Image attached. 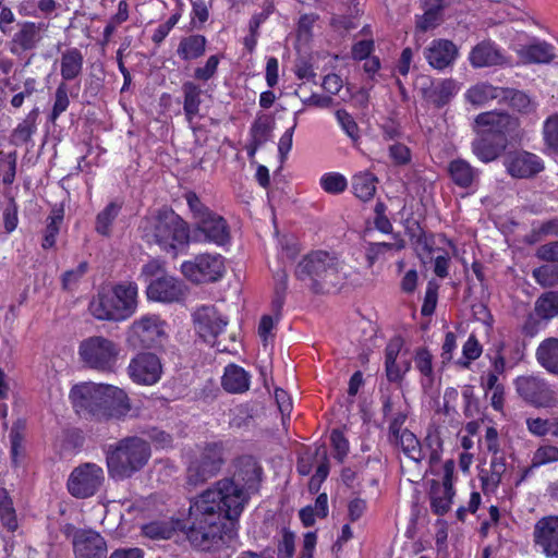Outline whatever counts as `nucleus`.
Listing matches in <instances>:
<instances>
[{
    "instance_id": "f257e3e1",
    "label": "nucleus",
    "mask_w": 558,
    "mask_h": 558,
    "mask_svg": "<svg viewBox=\"0 0 558 558\" xmlns=\"http://www.w3.org/2000/svg\"><path fill=\"white\" fill-rule=\"evenodd\" d=\"M223 504L209 489L193 501L185 529L186 538L193 548L216 551L234 538L241 514L231 513Z\"/></svg>"
},
{
    "instance_id": "f03ea898",
    "label": "nucleus",
    "mask_w": 558,
    "mask_h": 558,
    "mask_svg": "<svg viewBox=\"0 0 558 558\" xmlns=\"http://www.w3.org/2000/svg\"><path fill=\"white\" fill-rule=\"evenodd\" d=\"M263 469L252 456H242L233 462L231 476L218 480L207 489L222 500L228 511L242 514L253 494L259 490Z\"/></svg>"
},
{
    "instance_id": "7ed1b4c3",
    "label": "nucleus",
    "mask_w": 558,
    "mask_h": 558,
    "mask_svg": "<svg viewBox=\"0 0 558 558\" xmlns=\"http://www.w3.org/2000/svg\"><path fill=\"white\" fill-rule=\"evenodd\" d=\"M70 397L78 414L97 421L121 418L131 410L128 395L111 385L83 383L72 388Z\"/></svg>"
},
{
    "instance_id": "20e7f679",
    "label": "nucleus",
    "mask_w": 558,
    "mask_h": 558,
    "mask_svg": "<svg viewBox=\"0 0 558 558\" xmlns=\"http://www.w3.org/2000/svg\"><path fill=\"white\" fill-rule=\"evenodd\" d=\"M294 276L316 294L329 293L344 279L338 256L323 250L306 254L298 263Z\"/></svg>"
},
{
    "instance_id": "39448f33",
    "label": "nucleus",
    "mask_w": 558,
    "mask_h": 558,
    "mask_svg": "<svg viewBox=\"0 0 558 558\" xmlns=\"http://www.w3.org/2000/svg\"><path fill=\"white\" fill-rule=\"evenodd\" d=\"M144 236L158 244L163 251L177 256L178 248L191 241V232L185 222L171 208L163 207L143 220Z\"/></svg>"
},
{
    "instance_id": "423d86ee",
    "label": "nucleus",
    "mask_w": 558,
    "mask_h": 558,
    "mask_svg": "<svg viewBox=\"0 0 558 558\" xmlns=\"http://www.w3.org/2000/svg\"><path fill=\"white\" fill-rule=\"evenodd\" d=\"M475 122L487 129L473 142V153L483 162H490L505 150L508 143L506 133L517 128V119L505 112L488 111L480 113Z\"/></svg>"
},
{
    "instance_id": "0eeeda50",
    "label": "nucleus",
    "mask_w": 558,
    "mask_h": 558,
    "mask_svg": "<svg viewBox=\"0 0 558 558\" xmlns=\"http://www.w3.org/2000/svg\"><path fill=\"white\" fill-rule=\"evenodd\" d=\"M150 456L147 440L137 436L124 437L110 445L106 452L108 473L114 480L130 478L147 464Z\"/></svg>"
},
{
    "instance_id": "6e6552de",
    "label": "nucleus",
    "mask_w": 558,
    "mask_h": 558,
    "mask_svg": "<svg viewBox=\"0 0 558 558\" xmlns=\"http://www.w3.org/2000/svg\"><path fill=\"white\" fill-rule=\"evenodd\" d=\"M137 286L121 282L101 288L89 303L90 314L99 320L121 322L131 317L137 306Z\"/></svg>"
},
{
    "instance_id": "1a4fd4ad",
    "label": "nucleus",
    "mask_w": 558,
    "mask_h": 558,
    "mask_svg": "<svg viewBox=\"0 0 558 558\" xmlns=\"http://www.w3.org/2000/svg\"><path fill=\"white\" fill-rule=\"evenodd\" d=\"M119 354V344L102 336L88 337L78 347V355L84 365L104 373L114 371Z\"/></svg>"
},
{
    "instance_id": "9d476101",
    "label": "nucleus",
    "mask_w": 558,
    "mask_h": 558,
    "mask_svg": "<svg viewBox=\"0 0 558 558\" xmlns=\"http://www.w3.org/2000/svg\"><path fill=\"white\" fill-rule=\"evenodd\" d=\"M226 463L225 449L220 442H208L190 461L187 483L199 485L217 475Z\"/></svg>"
},
{
    "instance_id": "9b49d317",
    "label": "nucleus",
    "mask_w": 558,
    "mask_h": 558,
    "mask_svg": "<svg viewBox=\"0 0 558 558\" xmlns=\"http://www.w3.org/2000/svg\"><path fill=\"white\" fill-rule=\"evenodd\" d=\"M105 481V472L96 463H83L76 466L68 480V490L76 498H88L94 496Z\"/></svg>"
},
{
    "instance_id": "f8f14e48",
    "label": "nucleus",
    "mask_w": 558,
    "mask_h": 558,
    "mask_svg": "<svg viewBox=\"0 0 558 558\" xmlns=\"http://www.w3.org/2000/svg\"><path fill=\"white\" fill-rule=\"evenodd\" d=\"M166 339L165 323L157 315H145L133 322L129 342L135 348L151 349Z\"/></svg>"
},
{
    "instance_id": "ddd939ff",
    "label": "nucleus",
    "mask_w": 558,
    "mask_h": 558,
    "mask_svg": "<svg viewBox=\"0 0 558 558\" xmlns=\"http://www.w3.org/2000/svg\"><path fill=\"white\" fill-rule=\"evenodd\" d=\"M181 270L193 282H215L223 276L225 263L219 254H199L193 260L184 262Z\"/></svg>"
},
{
    "instance_id": "4468645a",
    "label": "nucleus",
    "mask_w": 558,
    "mask_h": 558,
    "mask_svg": "<svg viewBox=\"0 0 558 558\" xmlns=\"http://www.w3.org/2000/svg\"><path fill=\"white\" fill-rule=\"evenodd\" d=\"M515 388L520 397L535 407H553L557 403V396L549 385L536 376H521L515 380Z\"/></svg>"
},
{
    "instance_id": "2eb2a0df",
    "label": "nucleus",
    "mask_w": 558,
    "mask_h": 558,
    "mask_svg": "<svg viewBox=\"0 0 558 558\" xmlns=\"http://www.w3.org/2000/svg\"><path fill=\"white\" fill-rule=\"evenodd\" d=\"M191 240L194 242H210L222 246L230 241V230L226 219L213 213L195 225L191 233Z\"/></svg>"
},
{
    "instance_id": "dca6fc26",
    "label": "nucleus",
    "mask_w": 558,
    "mask_h": 558,
    "mask_svg": "<svg viewBox=\"0 0 558 558\" xmlns=\"http://www.w3.org/2000/svg\"><path fill=\"white\" fill-rule=\"evenodd\" d=\"M161 373V362L154 353H140L130 361L128 366L131 379L141 385L156 384L160 379Z\"/></svg>"
},
{
    "instance_id": "f3484780",
    "label": "nucleus",
    "mask_w": 558,
    "mask_h": 558,
    "mask_svg": "<svg viewBox=\"0 0 558 558\" xmlns=\"http://www.w3.org/2000/svg\"><path fill=\"white\" fill-rule=\"evenodd\" d=\"M507 172L517 179H530L544 170L542 159L525 150L509 151L504 159Z\"/></svg>"
},
{
    "instance_id": "a211bd4d",
    "label": "nucleus",
    "mask_w": 558,
    "mask_h": 558,
    "mask_svg": "<svg viewBox=\"0 0 558 558\" xmlns=\"http://www.w3.org/2000/svg\"><path fill=\"white\" fill-rule=\"evenodd\" d=\"M193 317L197 333L206 342L214 340L228 324V319L214 305L198 307Z\"/></svg>"
},
{
    "instance_id": "6ab92c4d",
    "label": "nucleus",
    "mask_w": 558,
    "mask_h": 558,
    "mask_svg": "<svg viewBox=\"0 0 558 558\" xmlns=\"http://www.w3.org/2000/svg\"><path fill=\"white\" fill-rule=\"evenodd\" d=\"M47 29L48 24L44 22L35 23L25 21L20 23L17 32L13 35L10 41L11 53L20 56L25 51L36 49Z\"/></svg>"
},
{
    "instance_id": "aec40b11",
    "label": "nucleus",
    "mask_w": 558,
    "mask_h": 558,
    "mask_svg": "<svg viewBox=\"0 0 558 558\" xmlns=\"http://www.w3.org/2000/svg\"><path fill=\"white\" fill-rule=\"evenodd\" d=\"M72 543L75 558H106L107 556L105 538L93 530L75 531Z\"/></svg>"
},
{
    "instance_id": "412c9836",
    "label": "nucleus",
    "mask_w": 558,
    "mask_h": 558,
    "mask_svg": "<svg viewBox=\"0 0 558 558\" xmlns=\"http://www.w3.org/2000/svg\"><path fill=\"white\" fill-rule=\"evenodd\" d=\"M534 543L547 558H558V517H545L534 526Z\"/></svg>"
},
{
    "instance_id": "4be33fe9",
    "label": "nucleus",
    "mask_w": 558,
    "mask_h": 558,
    "mask_svg": "<svg viewBox=\"0 0 558 558\" xmlns=\"http://www.w3.org/2000/svg\"><path fill=\"white\" fill-rule=\"evenodd\" d=\"M184 294V286L172 276L161 275L151 280L147 287V296L150 300L171 303L179 301Z\"/></svg>"
},
{
    "instance_id": "5701e85b",
    "label": "nucleus",
    "mask_w": 558,
    "mask_h": 558,
    "mask_svg": "<svg viewBox=\"0 0 558 558\" xmlns=\"http://www.w3.org/2000/svg\"><path fill=\"white\" fill-rule=\"evenodd\" d=\"M458 49L456 45L447 39L433 40L430 46L425 49L424 56L429 65L442 70L450 65L456 59Z\"/></svg>"
},
{
    "instance_id": "b1692460",
    "label": "nucleus",
    "mask_w": 558,
    "mask_h": 558,
    "mask_svg": "<svg viewBox=\"0 0 558 558\" xmlns=\"http://www.w3.org/2000/svg\"><path fill=\"white\" fill-rule=\"evenodd\" d=\"M202 93L203 90L201 89V87L192 81H186L182 84L183 111L186 121L189 122L193 130H195V128L193 126V121L195 117L199 114Z\"/></svg>"
},
{
    "instance_id": "393cba45",
    "label": "nucleus",
    "mask_w": 558,
    "mask_h": 558,
    "mask_svg": "<svg viewBox=\"0 0 558 558\" xmlns=\"http://www.w3.org/2000/svg\"><path fill=\"white\" fill-rule=\"evenodd\" d=\"M84 57L80 49L70 48L62 52L60 59V74L63 82L77 78L83 71Z\"/></svg>"
},
{
    "instance_id": "a878e982",
    "label": "nucleus",
    "mask_w": 558,
    "mask_h": 558,
    "mask_svg": "<svg viewBox=\"0 0 558 558\" xmlns=\"http://www.w3.org/2000/svg\"><path fill=\"white\" fill-rule=\"evenodd\" d=\"M405 233L409 236L411 243L414 245V248L420 257L423 254H432L434 251V236L432 234H427L418 221L416 220H408L405 226Z\"/></svg>"
},
{
    "instance_id": "bb28decb",
    "label": "nucleus",
    "mask_w": 558,
    "mask_h": 558,
    "mask_svg": "<svg viewBox=\"0 0 558 558\" xmlns=\"http://www.w3.org/2000/svg\"><path fill=\"white\" fill-rule=\"evenodd\" d=\"M221 385L228 392H244L250 387V375L242 367L230 364L225 369Z\"/></svg>"
},
{
    "instance_id": "cd10ccee",
    "label": "nucleus",
    "mask_w": 558,
    "mask_h": 558,
    "mask_svg": "<svg viewBox=\"0 0 558 558\" xmlns=\"http://www.w3.org/2000/svg\"><path fill=\"white\" fill-rule=\"evenodd\" d=\"M470 61L475 68L492 66L501 63L502 56L492 43L483 41L472 49Z\"/></svg>"
},
{
    "instance_id": "c85d7f7f",
    "label": "nucleus",
    "mask_w": 558,
    "mask_h": 558,
    "mask_svg": "<svg viewBox=\"0 0 558 558\" xmlns=\"http://www.w3.org/2000/svg\"><path fill=\"white\" fill-rule=\"evenodd\" d=\"M536 360L546 371L558 375V339L543 340L536 349Z\"/></svg>"
},
{
    "instance_id": "c756f323",
    "label": "nucleus",
    "mask_w": 558,
    "mask_h": 558,
    "mask_svg": "<svg viewBox=\"0 0 558 558\" xmlns=\"http://www.w3.org/2000/svg\"><path fill=\"white\" fill-rule=\"evenodd\" d=\"M390 441L400 446L403 453L414 462L418 463L426 458L424 447L421 446L420 440L409 429H403L399 436Z\"/></svg>"
},
{
    "instance_id": "7c9ffc66",
    "label": "nucleus",
    "mask_w": 558,
    "mask_h": 558,
    "mask_svg": "<svg viewBox=\"0 0 558 558\" xmlns=\"http://www.w3.org/2000/svg\"><path fill=\"white\" fill-rule=\"evenodd\" d=\"M415 368L422 375L421 384L423 388H429L435 381V372L433 365V354L426 348L415 350L414 356Z\"/></svg>"
},
{
    "instance_id": "2f4dec72",
    "label": "nucleus",
    "mask_w": 558,
    "mask_h": 558,
    "mask_svg": "<svg viewBox=\"0 0 558 558\" xmlns=\"http://www.w3.org/2000/svg\"><path fill=\"white\" fill-rule=\"evenodd\" d=\"M206 38L203 35L183 37L177 49L178 56L185 61L197 59L205 53Z\"/></svg>"
},
{
    "instance_id": "473e14b6",
    "label": "nucleus",
    "mask_w": 558,
    "mask_h": 558,
    "mask_svg": "<svg viewBox=\"0 0 558 558\" xmlns=\"http://www.w3.org/2000/svg\"><path fill=\"white\" fill-rule=\"evenodd\" d=\"M520 56L525 62L548 63L554 59L555 53L551 45L545 41H537L523 47L520 50Z\"/></svg>"
},
{
    "instance_id": "72a5a7b5",
    "label": "nucleus",
    "mask_w": 558,
    "mask_h": 558,
    "mask_svg": "<svg viewBox=\"0 0 558 558\" xmlns=\"http://www.w3.org/2000/svg\"><path fill=\"white\" fill-rule=\"evenodd\" d=\"M456 94V83L452 80L435 82L425 100L437 108L447 105Z\"/></svg>"
},
{
    "instance_id": "f704fd0d",
    "label": "nucleus",
    "mask_w": 558,
    "mask_h": 558,
    "mask_svg": "<svg viewBox=\"0 0 558 558\" xmlns=\"http://www.w3.org/2000/svg\"><path fill=\"white\" fill-rule=\"evenodd\" d=\"M377 178L371 172H360L352 178L353 193L360 199L366 202L373 198L376 192Z\"/></svg>"
},
{
    "instance_id": "c9c22d12",
    "label": "nucleus",
    "mask_w": 558,
    "mask_h": 558,
    "mask_svg": "<svg viewBox=\"0 0 558 558\" xmlns=\"http://www.w3.org/2000/svg\"><path fill=\"white\" fill-rule=\"evenodd\" d=\"M64 211L62 208H53L47 218V225L44 230L41 247L48 250L54 246L57 235L63 222Z\"/></svg>"
},
{
    "instance_id": "e433bc0d",
    "label": "nucleus",
    "mask_w": 558,
    "mask_h": 558,
    "mask_svg": "<svg viewBox=\"0 0 558 558\" xmlns=\"http://www.w3.org/2000/svg\"><path fill=\"white\" fill-rule=\"evenodd\" d=\"M393 242H371L366 247V259L368 262V266L372 267L374 263L378 259V257L386 252L389 251H402L405 247V241L400 236V234H393Z\"/></svg>"
},
{
    "instance_id": "4c0bfd02",
    "label": "nucleus",
    "mask_w": 558,
    "mask_h": 558,
    "mask_svg": "<svg viewBox=\"0 0 558 558\" xmlns=\"http://www.w3.org/2000/svg\"><path fill=\"white\" fill-rule=\"evenodd\" d=\"M449 173L452 181L460 187H469L476 174L471 165L463 159L452 160L449 165Z\"/></svg>"
},
{
    "instance_id": "58836bf2",
    "label": "nucleus",
    "mask_w": 558,
    "mask_h": 558,
    "mask_svg": "<svg viewBox=\"0 0 558 558\" xmlns=\"http://www.w3.org/2000/svg\"><path fill=\"white\" fill-rule=\"evenodd\" d=\"M536 315L545 320L558 315V291L543 293L535 302Z\"/></svg>"
},
{
    "instance_id": "ea45409f",
    "label": "nucleus",
    "mask_w": 558,
    "mask_h": 558,
    "mask_svg": "<svg viewBox=\"0 0 558 558\" xmlns=\"http://www.w3.org/2000/svg\"><path fill=\"white\" fill-rule=\"evenodd\" d=\"M502 89L489 84H477L468 90L466 98L471 104L481 106L488 100L501 97Z\"/></svg>"
},
{
    "instance_id": "a19ab883",
    "label": "nucleus",
    "mask_w": 558,
    "mask_h": 558,
    "mask_svg": "<svg viewBox=\"0 0 558 558\" xmlns=\"http://www.w3.org/2000/svg\"><path fill=\"white\" fill-rule=\"evenodd\" d=\"M0 520L10 532H14L19 526L13 500L5 488H0Z\"/></svg>"
},
{
    "instance_id": "79ce46f5",
    "label": "nucleus",
    "mask_w": 558,
    "mask_h": 558,
    "mask_svg": "<svg viewBox=\"0 0 558 558\" xmlns=\"http://www.w3.org/2000/svg\"><path fill=\"white\" fill-rule=\"evenodd\" d=\"M275 291L274 299L271 302V310L276 320H279L281 317V311L286 300V292L288 289V274L286 270L280 269L275 275Z\"/></svg>"
},
{
    "instance_id": "37998d69",
    "label": "nucleus",
    "mask_w": 558,
    "mask_h": 558,
    "mask_svg": "<svg viewBox=\"0 0 558 558\" xmlns=\"http://www.w3.org/2000/svg\"><path fill=\"white\" fill-rule=\"evenodd\" d=\"M121 205L111 202L109 203L96 217L95 230L104 235L109 236L111 233V226L119 215Z\"/></svg>"
},
{
    "instance_id": "c03bdc74",
    "label": "nucleus",
    "mask_w": 558,
    "mask_h": 558,
    "mask_svg": "<svg viewBox=\"0 0 558 558\" xmlns=\"http://www.w3.org/2000/svg\"><path fill=\"white\" fill-rule=\"evenodd\" d=\"M25 429L26 422L25 420L19 418L13 423L11 432H10V442H11V459L12 463L17 466L19 465V457L24 453V438H25Z\"/></svg>"
},
{
    "instance_id": "a18cd8bd",
    "label": "nucleus",
    "mask_w": 558,
    "mask_h": 558,
    "mask_svg": "<svg viewBox=\"0 0 558 558\" xmlns=\"http://www.w3.org/2000/svg\"><path fill=\"white\" fill-rule=\"evenodd\" d=\"M454 492L440 489V485L436 482L432 485L430 508L434 513L444 515L450 509Z\"/></svg>"
},
{
    "instance_id": "49530a36",
    "label": "nucleus",
    "mask_w": 558,
    "mask_h": 558,
    "mask_svg": "<svg viewBox=\"0 0 558 558\" xmlns=\"http://www.w3.org/2000/svg\"><path fill=\"white\" fill-rule=\"evenodd\" d=\"M535 281L543 288H551L558 284V265H542L532 271Z\"/></svg>"
},
{
    "instance_id": "de8ad7c7",
    "label": "nucleus",
    "mask_w": 558,
    "mask_h": 558,
    "mask_svg": "<svg viewBox=\"0 0 558 558\" xmlns=\"http://www.w3.org/2000/svg\"><path fill=\"white\" fill-rule=\"evenodd\" d=\"M143 534L153 539H168L174 533L172 523L166 521H154L142 527Z\"/></svg>"
},
{
    "instance_id": "09e8293b",
    "label": "nucleus",
    "mask_w": 558,
    "mask_h": 558,
    "mask_svg": "<svg viewBox=\"0 0 558 558\" xmlns=\"http://www.w3.org/2000/svg\"><path fill=\"white\" fill-rule=\"evenodd\" d=\"M421 446L424 447V453L428 458L430 465L437 464L440 461L442 442L437 434H427Z\"/></svg>"
},
{
    "instance_id": "8fccbe9b",
    "label": "nucleus",
    "mask_w": 558,
    "mask_h": 558,
    "mask_svg": "<svg viewBox=\"0 0 558 558\" xmlns=\"http://www.w3.org/2000/svg\"><path fill=\"white\" fill-rule=\"evenodd\" d=\"M501 98L509 100L510 106L520 112H529L532 107L530 97L520 90L504 88Z\"/></svg>"
},
{
    "instance_id": "3c124183",
    "label": "nucleus",
    "mask_w": 558,
    "mask_h": 558,
    "mask_svg": "<svg viewBox=\"0 0 558 558\" xmlns=\"http://www.w3.org/2000/svg\"><path fill=\"white\" fill-rule=\"evenodd\" d=\"M320 185L325 192L329 194H339L342 193L347 186V179L336 172L326 173L320 178Z\"/></svg>"
},
{
    "instance_id": "603ef678",
    "label": "nucleus",
    "mask_w": 558,
    "mask_h": 558,
    "mask_svg": "<svg viewBox=\"0 0 558 558\" xmlns=\"http://www.w3.org/2000/svg\"><path fill=\"white\" fill-rule=\"evenodd\" d=\"M69 105L68 86L64 82H61L54 93V104L50 114V121L54 122L58 117L68 109Z\"/></svg>"
},
{
    "instance_id": "864d4df0",
    "label": "nucleus",
    "mask_w": 558,
    "mask_h": 558,
    "mask_svg": "<svg viewBox=\"0 0 558 558\" xmlns=\"http://www.w3.org/2000/svg\"><path fill=\"white\" fill-rule=\"evenodd\" d=\"M185 199L193 215V219L195 220V225L201 220L208 218V216L214 213L205 204L202 203L197 194L194 192H187L185 194Z\"/></svg>"
},
{
    "instance_id": "5fc2aeb1",
    "label": "nucleus",
    "mask_w": 558,
    "mask_h": 558,
    "mask_svg": "<svg viewBox=\"0 0 558 558\" xmlns=\"http://www.w3.org/2000/svg\"><path fill=\"white\" fill-rule=\"evenodd\" d=\"M558 461V448L556 446H541L536 449L532 458V468Z\"/></svg>"
},
{
    "instance_id": "6e6d98bb",
    "label": "nucleus",
    "mask_w": 558,
    "mask_h": 558,
    "mask_svg": "<svg viewBox=\"0 0 558 558\" xmlns=\"http://www.w3.org/2000/svg\"><path fill=\"white\" fill-rule=\"evenodd\" d=\"M441 11L442 7L440 4L427 9L425 13L417 19L416 28L426 32L436 27L439 23Z\"/></svg>"
},
{
    "instance_id": "4d7b16f0",
    "label": "nucleus",
    "mask_w": 558,
    "mask_h": 558,
    "mask_svg": "<svg viewBox=\"0 0 558 558\" xmlns=\"http://www.w3.org/2000/svg\"><path fill=\"white\" fill-rule=\"evenodd\" d=\"M156 448L167 449L172 446L173 438L171 434L158 427H149L143 432Z\"/></svg>"
},
{
    "instance_id": "13d9d810",
    "label": "nucleus",
    "mask_w": 558,
    "mask_h": 558,
    "mask_svg": "<svg viewBox=\"0 0 558 558\" xmlns=\"http://www.w3.org/2000/svg\"><path fill=\"white\" fill-rule=\"evenodd\" d=\"M87 262H82L75 269L66 270L62 275V288L64 290H72L80 279L87 272Z\"/></svg>"
},
{
    "instance_id": "bf43d9fd",
    "label": "nucleus",
    "mask_w": 558,
    "mask_h": 558,
    "mask_svg": "<svg viewBox=\"0 0 558 558\" xmlns=\"http://www.w3.org/2000/svg\"><path fill=\"white\" fill-rule=\"evenodd\" d=\"M544 136L548 147L558 154V114L546 120Z\"/></svg>"
},
{
    "instance_id": "052dcab7",
    "label": "nucleus",
    "mask_w": 558,
    "mask_h": 558,
    "mask_svg": "<svg viewBox=\"0 0 558 558\" xmlns=\"http://www.w3.org/2000/svg\"><path fill=\"white\" fill-rule=\"evenodd\" d=\"M293 72L299 80L315 82L316 73L313 63L306 57H300L295 60Z\"/></svg>"
},
{
    "instance_id": "680f3d73",
    "label": "nucleus",
    "mask_w": 558,
    "mask_h": 558,
    "mask_svg": "<svg viewBox=\"0 0 558 558\" xmlns=\"http://www.w3.org/2000/svg\"><path fill=\"white\" fill-rule=\"evenodd\" d=\"M482 354V345L480 344L478 340L474 335H471L466 342L463 345V357L466 361H460L459 363L468 367L470 364V361H474L478 359Z\"/></svg>"
},
{
    "instance_id": "e2e57ef3",
    "label": "nucleus",
    "mask_w": 558,
    "mask_h": 558,
    "mask_svg": "<svg viewBox=\"0 0 558 558\" xmlns=\"http://www.w3.org/2000/svg\"><path fill=\"white\" fill-rule=\"evenodd\" d=\"M336 117L343 131L350 138L356 141L359 138V126L352 116L345 110H337Z\"/></svg>"
},
{
    "instance_id": "0e129e2a",
    "label": "nucleus",
    "mask_w": 558,
    "mask_h": 558,
    "mask_svg": "<svg viewBox=\"0 0 558 558\" xmlns=\"http://www.w3.org/2000/svg\"><path fill=\"white\" fill-rule=\"evenodd\" d=\"M219 65V58L210 56L204 66H198L194 70V78L198 81H208L215 76Z\"/></svg>"
},
{
    "instance_id": "69168bd1",
    "label": "nucleus",
    "mask_w": 558,
    "mask_h": 558,
    "mask_svg": "<svg viewBox=\"0 0 558 558\" xmlns=\"http://www.w3.org/2000/svg\"><path fill=\"white\" fill-rule=\"evenodd\" d=\"M4 229L7 232H12L17 227V205L14 197L10 196L7 207L3 211Z\"/></svg>"
},
{
    "instance_id": "338daca9",
    "label": "nucleus",
    "mask_w": 558,
    "mask_h": 558,
    "mask_svg": "<svg viewBox=\"0 0 558 558\" xmlns=\"http://www.w3.org/2000/svg\"><path fill=\"white\" fill-rule=\"evenodd\" d=\"M330 440L336 451L335 458L341 462L349 452V442L343 434L337 429L332 430Z\"/></svg>"
},
{
    "instance_id": "774afa93",
    "label": "nucleus",
    "mask_w": 558,
    "mask_h": 558,
    "mask_svg": "<svg viewBox=\"0 0 558 558\" xmlns=\"http://www.w3.org/2000/svg\"><path fill=\"white\" fill-rule=\"evenodd\" d=\"M535 256L547 263H558V241L549 242L541 245L535 253Z\"/></svg>"
}]
</instances>
